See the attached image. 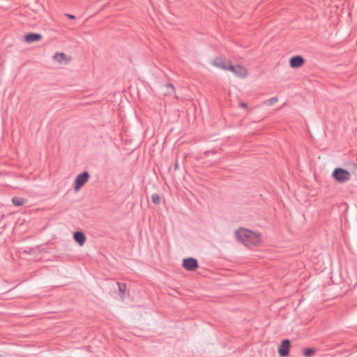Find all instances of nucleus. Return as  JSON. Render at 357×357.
I'll return each mask as SVG.
<instances>
[{
  "instance_id": "14",
  "label": "nucleus",
  "mask_w": 357,
  "mask_h": 357,
  "mask_svg": "<svg viewBox=\"0 0 357 357\" xmlns=\"http://www.w3.org/2000/svg\"><path fill=\"white\" fill-rule=\"evenodd\" d=\"M12 202L14 205L20 206L26 203V199L22 197H15L12 199Z\"/></svg>"
},
{
  "instance_id": "6",
  "label": "nucleus",
  "mask_w": 357,
  "mask_h": 357,
  "mask_svg": "<svg viewBox=\"0 0 357 357\" xmlns=\"http://www.w3.org/2000/svg\"><path fill=\"white\" fill-rule=\"evenodd\" d=\"M231 61H229V60H226L225 59H222V58H215V59L213 60L212 61V64L218 68H221L222 70H229V66L231 65Z\"/></svg>"
},
{
  "instance_id": "15",
  "label": "nucleus",
  "mask_w": 357,
  "mask_h": 357,
  "mask_svg": "<svg viewBox=\"0 0 357 357\" xmlns=\"http://www.w3.org/2000/svg\"><path fill=\"white\" fill-rule=\"evenodd\" d=\"M278 101V98L277 97H272L271 98H268L267 100H265L263 102V104L266 106H272L275 103H276Z\"/></svg>"
},
{
  "instance_id": "5",
  "label": "nucleus",
  "mask_w": 357,
  "mask_h": 357,
  "mask_svg": "<svg viewBox=\"0 0 357 357\" xmlns=\"http://www.w3.org/2000/svg\"><path fill=\"white\" fill-rule=\"evenodd\" d=\"M53 60L59 64H68L71 61V56L63 52H56L52 57Z\"/></svg>"
},
{
  "instance_id": "7",
  "label": "nucleus",
  "mask_w": 357,
  "mask_h": 357,
  "mask_svg": "<svg viewBox=\"0 0 357 357\" xmlns=\"http://www.w3.org/2000/svg\"><path fill=\"white\" fill-rule=\"evenodd\" d=\"M290 341L287 339L283 340L278 349L279 355L282 357H286L289 354Z\"/></svg>"
},
{
  "instance_id": "9",
  "label": "nucleus",
  "mask_w": 357,
  "mask_h": 357,
  "mask_svg": "<svg viewBox=\"0 0 357 357\" xmlns=\"http://www.w3.org/2000/svg\"><path fill=\"white\" fill-rule=\"evenodd\" d=\"M305 63V60L301 56H295L290 59L289 66L292 68H298L303 66Z\"/></svg>"
},
{
  "instance_id": "19",
  "label": "nucleus",
  "mask_w": 357,
  "mask_h": 357,
  "mask_svg": "<svg viewBox=\"0 0 357 357\" xmlns=\"http://www.w3.org/2000/svg\"><path fill=\"white\" fill-rule=\"evenodd\" d=\"M66 16L68 17L69 19L73 20L75 18V17L73 15L71 14H66Z\"/></svg>"
},
{
  "instance_id": "17",
  "label": "nucleus",
  "mask_w": 357,
  "mask_h": 357,
  "mask_svg": "<svg viewBox=\"0 0 357 357\" xmlns=\"http://www.w3.org/2000/svg\"><path fill=\"white\" fill-rule=\"evenodd\" d=\"M151 200L155 204H159L160 202V197L156 193L153 194L151 196Z\"/></svg>"
},
{
  "instance_id": "18",
  "label": "nucleus",
  "mask_w": 357,
  "mask_h": 357,
  "mask_svg": "<svg viewBox=\"0 0 357 357\" xmlns=\"http://www.w3.org/2000/svg\"><path fill=\"white\" fill-rule=\"evenodd\" d=\"M239 106L244 109L248 107V105L245 102H240Z\"/></svg>"
},
{
  "instance_id": "20",
  "label": "nucleus",
  "mask_w": 357,
  "mask_h": 357,
  "mask_svg": "<svg viewBox=\"0 0 357 357\" xmlns=\"http://www.w3.org/2000/svg\"><path fill=\"white\" fill-rule=\"evenodd\" d=\"M174 169H175V170L178 169V162H176L175 163V165H174Z\"/></svg>"
},
{
  "instance_id": "12",
  "label": "nucleus",
  "mask_w": 357,
  "mask_h": 357,
  "mask_svg": "<svg viewBox=\"0 0 357 357\" xmlns=\"http://www.w3.org/2000/svg\"><path fill=\"white\" fill-rule=\"evenodd\" d=\"M42 38V36L39 33H29V34H26L24 37V40L26 42V43H33V42H35V41H38L40 40H41Z\"/></svg>"
},
{
  "instance_id": "3",
  "label": "nucleus",
  "mask_w": 357,
  "mask_h": 357,
  "mask_svg": "<svg viewBox=\"0 0 357 357\" xmlns=\"http://www.w3.org/2000/svg\"><path fill=\"white\" fill-rule=\"evenodd\" d=\"M89 176L88 172L78 174L75 181V190L78 191L88 181Z\"/></svg>"
},
{
  "instance_id": "1",
  "label": "nucleus",
  "mask_w": 357,
  "mask_h": 357,
  "mask_svg": "<svg viewBox=\"0 0 357 357\" xmlns=\"http://www.w3.org/2000/svg\"><path fill=\"white\" fill-rule=\"evenodd\" d=\"M236 239L244 245L259 246L261 244V234L259 232L241 227L235 232Z\"/></svg>"
},
{
  "instance_id": "10",
  "label": "nucleus",
  "mask_w": 357,
  "mask_h": 357,
  "mask_svg": "<svg viewBox=\"0 0 357 357\" xmlns=\"http://www.w3.org/2000/svg\"><path fill=\"white\" fill-rule=\"evenodd\" d=\"M74 240L79 244V246H82L86 241V236L82 231H75L73 234Z\"/></svg>"
},
{
  "instance_id": "4",
  "label": "nucleus",
  "mask_w": 357,
  "mask_h": 357,
  "mask_svg": "<svg viewBox=\"0 0 357 357\" xmlns=\"http://www.w3.org/2000/svg\"><path fill=\"white\" fill-rule=\"evenodd\" d=\"M228 70L241 78H245L248 75V70L241 65L234 66L231 63Z\"/></svg>"
},
{
  "instance_id": "13",
  "label": "nucleus",
  "mask_w": 357,
  "mask_h": 357,
  "mask_svg": "<svg viewBox=\"0 0 357 357\" xmlns=\"http://www.w3.org/2000/svg\"><path fill=\"white\" fill-rule=\"evenodd\" d=\"M119 288V294L121 296V300L123 299L126 291V285L124 283L117 282Z\"/></svg>"
},
{
  "instance_id": "16",
  "label": "nucleus",
  "mask_w": 357,
  "mask_h": 357,
  "mask_svg": "<svg viewBox=\"0 0 357 357\" xmlns=\"http://www.w3.org/2000/svg\"><path fill=\"white\" fill-rule=\"evenodd\" d=\"M316 353V349H314V348H309V349H306L305 351H304V355L306 356V357H312Z\"/></svg>"
},
{
  "instance_id": "2",
  "label": "nucleus",
  "mask_w": 357,
  "mask_h": 357,
  "mask_svg": "<svg viewBox=\"0 0 357 357\" xmlns=\"http://www.w3.org/2000/svg\"><path fill=\"white\" fill-rule=\"evenodd\" d=\"M333 178L338 183H343L350 180L351 173L343 168H335L332 173Z\"/></svg>"
},
{
  "instance_id": "11",
  "label": "nucleus",
  "mask_w": 357,
  "mask_h": 357,
  "mask_svg": "<svg viewBox=\"0 0 357 357\" xmlns=\"http://www.w3.org/2000/svg\"><path fill=\"white\" fill-rule=\"evenodd\" d=\"M175 93V89L174 86L170 84H166L162 86V94L165 96H169Z\"/></svg>"
},
{
  "instance_id": "8",
  "label": "nucleus",
  "mask_w": 357,
  "mask_h": 357,
  "mask_svg": "<svg viewBox=\"0 0 357 357\" xmlns=\"http://www.w3.org/2000/svg\"><path fill=\"white\" fill-rule=\"evenodd\" d=\"M183 266L186 270L192 271L198 267V263L195 259L189 257L183 260Z\"/></svg>"
}]
</instances>
